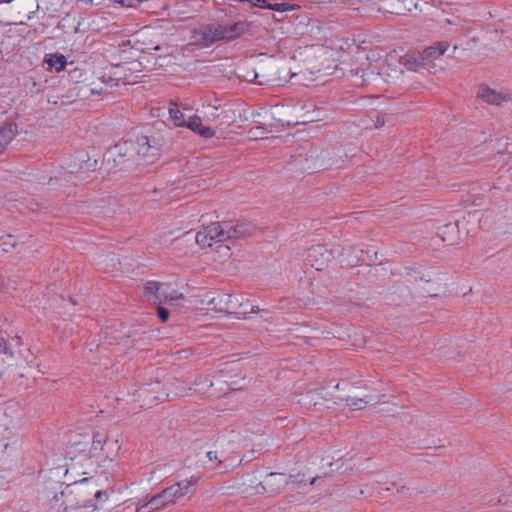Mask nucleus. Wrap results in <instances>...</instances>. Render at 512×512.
Returning <instances> with one entry per match:
<instances>
[{
	"mask_svg": "<svg viewBox=\"0 0 512 512\" xmlns=\"http://www.w3.org/2000/svg\"><path fill=\"white\" fill-rule=\"evenodd\" d=\"M13 0H0V2H5V3H10L12 2Z\"/></svg>",
	"mask_w": 512,
	"mask_h": 512,
	"instance_id": "e433bc0d",
	"label": "nucleus"
},
{
	"mask_svg": "<svg viewBox=\"0 0 512 512\" xmlns=\"http://www.w3.org/2000/svg\"><path fill=\"white\" fill-rule=\"evenodd\" d=\"M117 162L126 169L136 166H148L159 158V149L151 144L147 136H139L135 140H126L115 147Z\"/></svg>",
	"mask_w": 512,
	"mask_h": 512,
	"instance_id": "7ed1b4c3",
	"label": "nucleus"
},
{
	"mask_svg": "<svg viewBox=\"0 0 512 512\" xmlns=\"http://www.w3.org/2000/svg\"><path fill=\"white\" fill-rule=\"evenodd\" d=\"M449 48L447 42H436L433 45L425 48L421 53V59L423 64H428L438 58H440Z\"/></svg>",
	"mask_w": 512,
	"mask_h": 512,
	"instance_id": "2eb2a0df",
	"label": "nucleus"
},
{
	"mask_svg": "<svg viewBox=\"0 0 512 512\" xmlns=\"http://www.w3.org/2000/svg\"><path fill=\"white\" fill-rule=\"evenodd\" d=\"M477 97L482 101L492 105H500L506 99L504 94L490 88L487 85L479 86Z\"/></svg>",
	"mask_w": 512,
	"mask_h": 512,
	"instance_id": "4468645a",
	"label": "nucleus"
},
{
	"mask_svg": "<svg viewBox=\"0 0 512 512\" xmlns=\"http://www.w3.org/2000/svg\"><path fill=\"white\" fill-rule=\"evenodd\" d=\"M319 4H330V3H338V0H316Z\"/></svg>",
	"mask_w": 512,
	"mask_h": 512,
	"instance_id": "2f4dec72",
	"label": "nucleus"
},
{
	"mask_svg": "<svg viewBox=\"0 0 512 512\" xmlns=\"http://www.w3.org/2000/svg\"><path fill=\"white\" fill-rule=\"evenodd\" d=\"M225 226L229 240H236L251 236L255 231V227L249 222L225 221Z\"/></svg>",
	"mask_w": 512,
	"mask_h": 512,
	"instance_id": "9d476101",
	"label": "nucleus"
},
{
	"mask_svg": "<svg viewBox=\"0 0 512 512\" xmlns=\"http://www.w3.org/2000/svg\"><path fill=\"white\" fill-rule=\"evenodd\" d=\"M196 484H197V479L195 477H191L189 480H183V481H180V482H177V483L171 485V488L177 489V493H176L175 497L178 500L179 498L190 493L191 488L193 486H195Z\"/></svg>",
	"mask_w": 512,
	"mask_h": 512,
	"instance_id": "412c9836",
	"label": "nucleus"
},
{
	"mask_svg": "<svg viewBox=\"0 0 512 512\" xmlns=\"http://www.w3.org/2000/svg\"><path fill=\"white\" fill-rule=\"evenodd\" d=\"M334 258L331 250L325 245L318 244L311 246L307 251L306 262L316 270H323L328 263Z\"/></svg>",
	"mask_w": 512,
	"mask_h": 512,
	"instance_id": "6e6552de",
	"label": "nucleus"
},
{
	"mask_svg": "<svg viewBox=\"0 0 512 512\" xmlns=\"http://www.w3.org/2000/svg\"><path fill=\"white\" fill-rule=\"evenodd\" d=\"M204 301L208 305H211L213 310L226 313L229 307V294L210 292L206 295V299Z\"/></svg>",
	"mask_w": 512,
	"mask_h": 512,
	"instance_id": "dca6fc26",
	"label": "nucleus"
},
{
	"mask_svg": "<svg viewBox=\"0 0 512 512\" xmlns=\"http://www.w3.org/2000/svg\"><path fill=\"white\" fill-rule=\"evenodd\" d=\"M317 480V477H313L310 481H309V484L310 485H313Z\"/></svg>",
	"mask_w": 512,
	"mask_h": 512,
	"instance_id": "f704fd0d",
	"label": "nucleus"
},
{
	"mask_svg": "<svg viewBox=\"0 0 512 512\" xmlns=\"http://www.w3.org/2000/svg\"><path fill=\"white\" fill-rule=\"evenodd\" d=\"M169 115L170 119L177 127H184L187 120L185 119V116L183 112L179 109L178 105L176 103H171L169 106Z\"/></svg>",
	"mask_w": 512,
	"mask_h": 512,
	"instance_id": "5701e85b",
	"label": "nucleus"
},
{
	"mask_svg": "<svg viewBox=\"0 0 512 512\" xmlns=\"http://www.w3.org/2000/svg\"><path fill=\"white\" fill-rule=\"evenodd\" d=\"M263 488L271 493L278 494L288 486V477L284 473H269L263 481Z\"/></svg>",
	"mask_w": 512,
	"mask_h": 512,
	"instance_id": "9b49d317",
	"label": "nucleus"
},
{
	"mask_svg": "<svg viewBox=\"0 0 512 512\" xmlns=\"http://www.w3.org/2000/svg\"><path fill=\"white\" fill-rule=\"evenodd\" d=\"M385 68H386L385 66H381L380 69L377 71V74L380 76H385V75L390 76V74L387 73Z\"/></svg>",
	"mask_w": 512,
	"mask_h": 512,
	"instance_id": "c756f323",
	"label": "nucleus"
},
{
	"mask_svg": "<svg viewBox=\"0 0 512 512\" xmlns=\"http://www.w3.org/2000/svg\"><path fill=\"white\" fill-rule=\"evenodd\" d=\"M142 0H115V2L125 7H134L139 4Z\"/></svg>",
	"mask_w": 512,
	"mask_h": 512,
	"instance_id": "cd10ccee",
	"label": "nucleus"
},
{
	"mask_svg": "<svg viewBox=\"0 0 512 512\" xmlns=\"http://www.w3.org/2000/svg\"><path fill=\"white\" fill-rule=\"evenodd\" d=\"M216 35L213 24H204L192 30L190 43L202 48H207L216 43Z\"/></svg>",
	"mask_w": 512,
	"mask_h": 512,
	"instance_id": "1a4fd4ad",
	"label": "nucleus"
},
{
	"mask_svg": "<svg viewBox=\"0 0 512 512\" xmlns=\"http://www.w3.org/2000/svg\"><path fill=\"white\" fill-rule=\"evenodd\" d=\"M184 127L190 129L191 131L205 139L214 137L216 133L215 130L212 129L211 127L203 125L201 117L197 115L190 116L187 119V122Z\"/></svg>",
	"mask_w": 512,
	"mask_h": 512,
	"instance_id": "ddd939ff",
	"label": "nucleus"
},
{
	"mask_svg": "<svg viewBox=\"0 0 512 512\" xmlns=\"http://www.w3.org/2000/svg\"><path fill=\"white\" fill-rule=\"evenodd\" d=\"M207 457L209 458V460H217L218 457H217V452H214V451H209L207 453Z\"/></svg>",
	"mask_w": 512,
	"mask_h": 512,
	"instance_id": "7c9ffc66",
	"label": "nucleus"
},
{
	"mask_svg": "<svg viewBox=\"0 0 512 512\" xmlns=\"http://www.w3.org/2000/svg\"><path fill=\"white\" fill-rule=\"evenodd\" d=\"M228 240L229 236L226 234L225 222L211 223L196 234V243L203 248Z\"/></svg>",
	"mask_w": 512,
	"mask_h": 512,
	"instance_id": "39448f33",
	"label": "nucleus"
},
{
	"mask_svg": "<svg viewBox=\"0 0 512 512\" xmlns=\"http://www.w3.org/2000/svg\"><path fill=\"white\" fill-rule=\"evenodd\" d=\"M217 42H229L239 38L247 30V23L238 21L234 23L213 24Z\"/></svg>",
	"mask_w": 512,
	"mask_h": 512,
	"instance_id": "423d86ee",
	"label": "nucleus"
},
{
	"mask_svg": "<svg viewBox=\"0 0 512 512\" xmlns=\"http://www.w3.org/2000/svg\"><path fill=\"white\" fill-rule=\"evenodd\" d=\"M107 443V436L103 433L97 432L93 435V441L91 448L88 452L89 457H100L101 452L104 449V445Z\"/></svg>",
	"mask_w": 512,
	"mask_h": 512,
	"instance_id": "6ab92c4d",
	"label": "nucleus"
},
{
	"mask_svg": "<svg viewBox=\"0 0 512 512\" xmlns=\"http://www.w3.org/2000/svg\"><path fill=\"white\" fill-rule=\"evenodd\" d=\"M228 314L235 315L237 318L246 319L249 314L259 311L258 306L250 304L249 299L241 294H229Z\"/></svg>",
	"mask_w": 512,
	"mask_h": 512,
	"instance_id": "0eeeda50",
	"label": "nucleus"
},
{
	"mask_svg": "<svg viewBox=\"0 0 512 512\" xmlns=\"http://www.w3.org/2000/svg\"><path fill=\"white\" fill-rule=\"evenodd\" d=\"M288 477V488L294 489L295 487L304 483V475L296 474V475H287Z\"/></svg>",
	"mask_w": 512,
	"mask_h": 512,
	"instance_id": "393cba45",
	"label": "nucleus"
},
{
	"mask_svg": "<svg viewBox=\"0 0 512 512\" xmlns=\"http://www.w3.org/2000/svg\"><path fill=\"white\" fill-rule=\"evenodd\" d=\"M64 497V512H78L82 509L95 511L98 508V502H105L108 499L106 491L98 489V485L93 479H83L75 483L67 492H62Z\"/></svg>",
	"mask_w": 512,
	"mask_h": 512,
	"instance_id": "f03ea898",
	"label": "nucleus"
},
{
	"mask_svg": "<svg viewBox=\"0 0 512 512\" xmlns=\"http://www.w3.org/2000/svg\"><path fill=\"white\" fill-rule=\"evenodd\" d=\"M385 124V117L383 114H377L376 115V118H375V128L379 129L381 127H383Z\"/></svg>",
	"mask_w": 512,
	"mask_h": 512,
	"instance_id": "c85d7f7f",
	"label": "nucleus"
},
{
	"mask_svg": "<svg viewBox=\"0 0 512 512\" xmlns=\"http://www.w3.org/2000/svg\"><path fill=\"white\" fill-rule=\"evenodd\" d=\"M17 134L16 124L9 123L0 127V154L4 152L6 147L14 139Z\"/></svg>",
	"mask_w": 512,
	"mask_h": 512,
	"instance_id": "f3484780",
	"label": "nucleus"
},
{
	"mask_svg": "<svg viewBox=\"0 0 512 512\" xmlns=\"http://www.w3.org/2000/svg\"><path fill=\"white\" fill-rule=\"evenodd\" d=\"M368 403V401L359 398V399H352L351 403H349V406L353 409H362L364 406Z\"/></svg>",
	"mask_w": 512,
	"mask_h": 512,
	"instance_id": "a878e982",
	"label": "nucleus"
},
{
	"mask_svg": "<svg viewBox=\"0 0 512 512\" xmlns=\"http://www.w3.org/2000/svg\"><path fill=\"white\" fill-rule=\"evenodd\" d=\"M445 22H446L447 24H450V25H452V24H455V25H456V24L458 23V20H457V21H453V20H450V19H446V20H445Z\"/></svg>",
	"mask_w": 512,
	"mask_h": 512,
	"instance_id": "72a5a7b5",
	"label": "nucleus"
},
{
	"mask_svg": "<svg viewBox=\"0 0 512 512\" xmlns=\"http://www.w3.org/2000/svg\"><path fill=\"white\" fill-rule=\"evenodd\" d=\"M158 316L159 318L163 321V322H166L169 318V311L162 307L161 305L158 306Z\"/></svg>",
	"mask_w": 512,
	"mask_h": 512,
	"instance_id": "bb28decb",
	"label": "nucleus"
},
{
	"mask_svg": "<svg viewBox=\"0 0 512 512\" xmlns=\"http://www.w3.org/2000/svg\"><path fill=\"white\" fill-rule=\"evenodd\" d=\"M252 74H253V77L251 79H248V81L253 82L257 85L265 86V85L270 84V82L272 81V79L268 78L263 73H258V72L253 71Z\"/></svg>",
	"mask_w": 512,
	"mask_h": 512,
	"instance_id": "b1692460",
	"label": "nucleus"
},
{
	"mask_svg": "<svg viewBox=\"0 0 512 512\" xmlns=\"http://www.w3.org/2000/svg\"><path fill=\"white\" fill-rule=\"evenodd\" d=\"M45 62L50 69H54L56 72H61L67 65V59L62 54H49L46 56Z\"/></svg>",
	"mask_w": 512,
	"mask_h": 512,
	"instance_id": "aec40b11",
	"label": "nucleus"
},
{
	"mask_svg": "<svg viewBox=\"0 0 512 512\" xmlns=\"http://www.w3.org/2000/svg\"><path fill=\"white\" fill-rule=\"evenodd\" d=\"M252 77H253L252 72H251V73H248L247 80H248V79H251Z\"/></svg>",
	"mask_w": 512,
	"mask_h": 512,
	"instance_id": "c9c22d12",
	"label": "nucleus"
},
{
	"mask_svg": "<svg viewBox=\"0 0 512 512\" xmlns=\"http://www.w3.org/2000/svg\"><path fill=\"white\" fill-rule=\"evenodd\" d=\"M169 286L160 284L156 281H148L143 287L144 296L151 302L161 305V301L165 300V293Z\"/></svg>",
	"mask_w": 512,
	"mask_h": 512,
	"instance_id": "f8f14e48",
	"label": "nucleus"
},
{
	"mask_svg": "<svg viewBox=\"0 0 512 512\" xmlns=\"http://www.w3.org/2000/svg\"><path fill=\"white\" fill-rule=\"evenodd\" d=\"M176 493L177 489L169 486L159 493L151 496L146 502H138L136 505V512H156L163 510L170 505H174L177 502L175 497Z\"/></svg>",
	"mask_w": 512,
	"mask_h": 512,
	"instance_id": "20e7f679",
	"label": "nucleus"
},
{
	"mask_svg": "<svg viewBox=\"0 0 512 512\" xmlns=\"http://www.w3.org/2000/svg\"><path fill=\"white\" fill-rule=\"evenodd\" d=\"M177 393L176 394H180V395H183L184 392H185V388L184 386L181 384V387H177Z\"/></svg>",
	"mask_w": 512,
	"mask_h": 512,
	"instance_id": "473e14b6",
	"label": "nucleus"
},
{
	"mask_svg": "<svg viewBox=\"0 0 512 512\" xmlns=\"http://www.w3.org/2000/svg\"><path fill=\"white\" fill-rule=\"evenodd\" d=\"M12 432L9 428V419L4 413H0V448L5 451L9 446V438Z\"/></svg>",
	"mask_w": 512,
	"mask_h": 512,
	"instance_id": "a211bd4d",
	"label": "nucleus"
},
{
	"mask_svg": "<svg viewBox=\"0 0 512 512\" xmlns=\"http://www.w3.org/2000/svg\"><path fill=\"white\" fill-rule=\"evenodd\" d=\"M165 300L161 301L162 304H168L170 306L182 307L184 303V297L182 294L177 293L176 290L171 289L170 287L165 293Z\"/></svg>",
	"mask_w": 512,
	"mask_h": 512,
	"instance_id": "4be33fe9",
	"label": "nucleus"
},
{
	"mask_svg": "<svg viewBox=\"0 0 512 512\" xmlns=\"http://www.w3.org/2000/svg\"><path fill=\"white\" fill-rule=\"evenodd\" d=\"M64 497V512H78L82 509L95 511L98 508V502H105L108 499L106 491L98 489V485L93 479H83L75 483L67 492H62Z\"/></svg>",
	"mask_w": 512,
	"mask_h": 512,
	"instance_id": "f257e3e1",
	"label": "nucleus"
}]
</instances>
